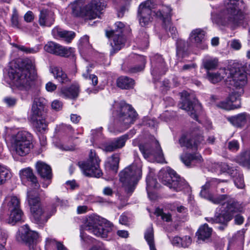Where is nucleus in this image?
Returning a JSON list of instances; mask_svg holds the SVG:
<instances>
[{"mask_svg":"<svg viewBox=\"0 0 250 250\" xmlns=\"http://www.w3.org/2000/svg\"><path fill=\"white\" fill-rule=\"evenodd\" d=\"M223 6L218 15H211L213 21L217 24L235 25L249 15L248 7L242 0H224Z\"/></svg>","mask_w":250,"mask_h":250,"instance_id":"obj_1","label":"nucleus"},{"mask_svg":"<svg viewBox=\"0 0 250 250\" xmlns=\"http://www.w3.org/2000/svg\"><path fill=\"white\" fill-rule=\"evenodd\" d=\"M8 76L14 86L18 90L29 91L34 86L36 78L34 61L24 59L21 66L9 70Z\"/></svg>","mask_w":250,"mask_h":250,"instance_id":"obj_2","label":"nucleus"},{"mask_svg":"<svg viewBox=\"0 0 250 250\" xmlns=\"http://www.w3.org/2000/svg\"><path fill=\"white\" fill-rule=\"evenodd\" d=\"M32 147V136L28 132L20 131L12 136L10 150L13 154L20 156H26Z\"/></svg>","mask_w":250,"mask_h":250,"instance_id":"obj_3","label":"nucleus"},{"mask_svg":"<svg viewBox=\"0 0 250 250\" xmlns=\"http://www.w3.org/2000/svg\"><path fill=\"white\" fill-rule=\"evenodd\" d=\"M142 176V166L133 163L119 173L120 181L127 193H132Z\"/></svg>","mask_w":250,"mask_h":250,"instance_id":"obj_4","label":"nucleus"},{"mask_svg":"<svg viewBox=\"0 0 250 250\" xmlns=\"http://www.w3.org/2000/svg\"><path fill=\"white\" fill-rule=\"evenodd\" d=\"M27 200L30 207L32 221L39 226H42L47 221L49 216L45 214L36 190L27 191Z\"/></svg>","mask_w":250,"mask_h":250,"instance_id":"obj_5","label":"nucleus"},{"mask_svg":"<svg viewBox=\"0 0 250 250\" xmlns=\"http://www.w3.org/2000/svg\"><path fill=\"white\" fill-rule=\"evenodd\" d=\"M207 78L212 83H217L223 79H229L231 84L236 88H241L247 83L246 75L240 72L232 75L229 69H220L217 72H207Z\"/></svg>","mask_w":250,"mask_h":250,"instance_id":"obj_6","label":"nucleus"},{"mask_svg":"<svg viewBox=\"0 0 250 250\" xmlns=\"http://www.w3.org/2000/svg\"><path fill=\"white\" fill-rule=\"evenodd\" d=\"M82 228L102 238H106L112 229L111 224L98 216H91L87 218Z\"/></svg>","mask_w":250,"mask_h":250,"instance_id":"obj_7","label":"nucleus"},{"mask_svg":"<svg viewBox=\"0 0 250 250\" xmlns=\"http://www.w3.org/2000/svg\"><path fill=\"white\" fill-rule=\"evenodd\" d=\"M159 180L174 191H179L187 187V184L177 174L169 167L161 169L159 173Z\"/></svg>","mask_w":250,"mask_h":250,"instance_id":"obj_8","label":"nucleus"},{"mask_svg":"<svg viewBox=\"0 0 250 250\" xmlns=\"http://www.w3.org/2000/svg\"><path fill=\"white\" fill-rule=\"evenodd\" d=\"M100 163V160L95 152L91 150L87 161L79 162L78 165L85 176L99 178L103 174Z\"/></svg>","mask_w":250,"mask_h":250,"instance_id":"obj_9","label":"nucleus"},{"mask_svg":"<svg viewBox=\"0 0 250 250\" xmlns=\"http://www.w3.org/2000/svg\"><path fill=\"white\" fill-rule=\"evenodd\" d=\"M137 113L129 104L122 103L117 115V120L124 129L128 128L134 124L137 118Z\"/></svg>","mask_w":250,"mask_h":250,"instance_id":"obj_10","label":"nucleus"},{"mask_svg":"<svg viewBox=\"0 0 250 250\" xmlns=\"http://www.w3.org/2000/svg\"><path fill=\"white\" fill-rule=\"evenodd\" d=\"M139 147L145 159L148 160L155 159L159 163H163L165 161L162 150L158 141H156L152 144H141Z\"/></svg>","mask_w":250,"mask_h":250,"instance_id":"obj_11","label":"nucleus"},{"mask_svg":"<svg viewBox=\"0 0 250 250\" xmlns=\"http://www.w3.org/2000/svg\"><path fill=\"white\" fill-rule=\"evenodd\" d=\"M221 182L220 180L216 178H212L208 181L202 187L200 195L214 204H222L228 197L227 194L220 195L217 197H214L208 191L209 189L210 188H219Z\"/></svg>","mask_w":250,"mask_h":250,"instance_id":"obj_12","label":"nucleus"},{"mask_svg":"<svg viewBox=\"0 0 250 250\" xmlns=\"http://www.w3.org/2000/svg\"><path fill=\"white\" fill-rule=\"evenodd\" d=\"M38 237L37 232L31 230L28 226L25 225L19 230L17 239L18 241L25 242L28 245L29 250H41L40 248L36 244Z\"/></svg>","mask_w":250,"mask_h":250,"instance_id":"obj_13","label":"nucleus"},{"mask_svg":"<svg viewBox=\"0 0 250 250\" xmlns=\"http://www.w3.org/2000/svg\"><path fill=\"white\" fill-rule=\"evenodd\" d=\"M181 102L179 104V108L188 112L191 118L198 121V115L202 110L200 104L191 103L189 101V94L187 91H183L181 94Z\"/></svg>","mask_w":250,"mask_h":250,"instance_id":"obj_14","label":"nucleus"},{"mask_svg":"<svg viewBox=\"0 0 250 250\" xmlns=\"http://www.w3.org/2000/svg\"><path fill=\"white\" fill-rule=\"evenodd\" d=\"M154 5L152 0H147L142 2L139 7L138 17L140 24L146 26L152 21L153 16L155 15L152 11Z\"/></svg>","mask_w":250,"mask_h":250,"instance_id":"obj_15","label":"nucleus"},{"mask_svg":"<svg viewBox=\"0 0 250 250\" xmlns=\"http://www.w3.org/2000/svg\"><path fill=\"white\" fill-rule=\"evenodd\" d=\"M44 50L50 54L62 57H73L75 49L71 47H65L54 42H48L44 46Z\"/></svg>","mask_w":250,"mask_h":250,"instance_id":"obj_16","label":"nucleus"},{"mask_svg":"<svg viewBox=\"0 0 250 250\" xmlns=\"http://www.w3.org/2000/svg\"><path fill=\"white\" fill-rule=\"evenodd\" d=\"M181 146H185L192 150H197L201 145L205 142L203 136L200 134L193 139H189L186 136H182L179 140Z\"/></svg>","mask_w":250,"mask_h":250,"instance_id":"obj_17","label":"nucleus"},{"mask_svg":"<svg viewBox=\"0 0 250 250\" xmlns=\"http://www.w3.org/2000/svg\"><path fill=\"white\" fill-rule=\"evenodd\" d=\"M152 69L151 74L153 76L163 75L165 73L166 69L164 59L160 55L156 54L151 59Z\"/></svg>","mask_w":250,"mask_h":250,"instance_id":"obj_18","label":"nucleus"},{"mask_svg":"<svg viewBox=\"0 0 250 250\" xmlns=\"http://www.w3.org/2000/svg\"><path fill=\"white\" fill-rule=\"evenodd\" d=\"M72 14L76 17H81L84 18L86 20H92V18L95 15L93 12H90L89 7L85 5L83 7H82L80 2L74 3L71 5Z\"/></svg>","mask_w":250,"mask_h":250,"instance_id":"obj_19","label":"nucleus"},{"mask_svg":"<svg viewBox=\"0 0 250 250\" xmlns=\"http://www.w3.org/2000/svg\"><path fill=\"white\" fill-rule=\"evenodd\" d=\"M205 36L204 31L201 29H196L191 32L189 39L197 47L205 49L207 48V45L205 43Z\"/></svg>","mask_w":250,"mask_h":250,"instance_id":"obj_20","label":"nucleus"},{"mask_svg":"<svg viewBox=\"0 0 250 250\" xmlns=\"http://www.w3.org/2000/svg\"><path fill=\"white\" fill-rule=\"evenodd\" d=\"M106 36L108 38H112L113 41L111 42L112 49L114 51L120 50L125 45V39L119 33H116L114 30L106 32Z\"/></svg>","mask_w":250,"mask_h":250,"instance_id":"obj_21","label":"nucleus"},{"mask_svg":"<svg viewBox=\"0 0 250 250\" xmlns=\"http://www.w3.org/2000/svg\"><path fill=\"white\" fill-rule=\"evenodd\" d=\"M80 92V85L75 83L70 87H62L60 89L59 95L64 98L75 99L77 98Z\"/></svg>","mask_w":250,"mask_h":250,"instance_id":"obj_22","label":"nucleus"},{"mask_svg":"<svg viewBox=\"0 0 250 250\" xmlns=\"http://www.w3.org/2000/svg\"><path fill=\"white\" fill-rule=\"evenodd\" d=\"M86 5L89 7V12L94 13L95 15L92 19H94L99 17L101 11L106 7V2L105 0H91Z\"/></svg>","mask_w":250,"mask_h":250,"instance_id":"obj_23","label":"nucleus"},{"mask_svg":"<svg viewBox=\"0 0 250 250\" xmlns=\"http://www.w3.org/2000/svg\"><path fill=\"white\" fill-rule=\"evenodd\" d=\"M227 119L233 126L242 128L250 120V117L249 114L244 112L229 117Z\"/></svg>","mask_w":250,"mask_h":250,"instance_id":"obj_24","label":"nucleus"},{"mask_svg":"<svg viewBox=\"0 0 250 250\" xmlns=\"http://www.w3.org/2000/svg\"><path fill=\"white\" fill-rule=\"evenodd\" d=\"M182 162L187 167H193L202 161L201 156L198 153H185L180 156Z\"/></svg>","mask_w":250,"mask_h":250,"instance_id":"obj_25","label":"nucleus"},{"mask_svg":"<svg viewBox=\"0 0 250 250\" xmlns=\"http://www.w3.org/2000/svg\"><path fill=\"white\" fill-rule=\"evenodd\" d=\"M52 34L55 38H61L67 42H70L75 37V33L63 30L58 27L52 29Z\"/></svg>","mask_w":250,"mask_h":250,"instance_id":"obj_26","label":"nucleus"},{"mask_svg":"<svg viewBox=\"0 0 250 250\" xmlns=\"http://www.w3.org/2000/svg\"><path fill=\"white\" fill-rule=\"evenodd\" d=\"M2 208L8 211L21 208L20 198L15 195L6 197L3 203Z\"/></svg>","mask_w":250,"mask_h":250,"instance_id":"obj_27","label":"nucleus"},{"mask_svg":"<svg viewBox=\"0 0 250 250\" xmlns=\"http://www.w3.org/2000/svg\"><path fill=\"white\" fill-rule=\"evenodd\" d=\"M171 12L170 7L163 5L160 6L157 11L154 12V14L157 18L162 20L164 24H166L167 23L169 24L171 21Z\"/></svg>","mask_w":250,"mask_h":250,"instance_id":"obj_28","label":"nucleus"},{"mask_svg":"<svg viewBox=\"0 0 250 250\" xmlns=\"http://www.w3.org/2000/svg\"><path fill=\"white\" fill-rule=\"evenodd\" d=\"M225 200H227L225 212L228 214L231 215L232 218L235 213L241 211L242 208L241 205L234 199L230 198L228 195V197Z\"/></svg>","mask_w":250,"mask_h":250,"instance_id":"obj_29","label":"nucleus"},{"mask_svg":"<svg viewBox=\"0 0 250 250\" xmlns=\"http://www.w3.org/2000/svg\"><path fill=\"white\" fill-rule=\"evenodd\" d=\"M53 13L47 10H42L40 12L39 23L42 26H50L54 22Z\"/></svg>","mask_w":250,"mask_h":250,"instance_id":"obj_30","label":"nucleus"},{"mask_svg":"<svg viewBox=\"0 0 250 250\" xmlns=\"http://www.w3.org/2000/svg\"><path fill=\"white\" fill-rule=\"evenodd\" d=\"M20 177L22 180L27 179L31 182L32 186L37 189L39 185L36 177L34 176L32 170L30 168H26L20 171Z\"/></svg>","mask_w":250,"mask_h":250,"instance_id":"obj_31","label":"nucleus"},{"mask_svg":"<svg viewBox=\"0 0 250 250\" xmlns=\"http://www.w3.org/2000/svg\"><path fill=\"white\" fill-rule=\"evenodd\" d=\"M36 168L38 173L43 179L50 180L52 178L51 169L49 166L43 162H38Z\"/></svg>","mask_w":250,"mask_h":250,"instance_id":"obj_32","label":"nucleus"},{"mask_svg":"<svg viewBox=\"0 0 250 250\" xmlns=\"http://www.w3.org/2000/svg\"><path fill=\"white\" fill-rule=\"evenodd\" d=\"M119 161V155L118 154H114L111 156L107 158L105 162V167L106 168H108L114 172H117L118 169Z\"/></svg>","mask_w":250,"mask_h":250,"instance_id":"obj_33","label":"nucleus"},{"mask_svg":"<svg viewBox=\"0 0 250 250\" xmlns=\"http://www.w3.org/2000/svg\"><path fill=\"white\" fill-rule=\"evenodd\" d=\"M8 211L9 212V214L8 223L14 225L15 223L23 220L24 215L21 208Z\"/></svg>","mask_w":250,"mask_h":250,"instance_id":"obj_34","label":"nucleus"},{"mask_svg":"<svg viewBox=\"0 0 250 250\" xmlns=\"http://www.w3.org/2000/svg\"><path fill=\"white\" fill-rule=\"evenodd\" d=\"M212 231V229L208 227L207 224L201 226L196 233L198 240L205 241L208 239L211 235Z\"/></svg>","mask_w":250,"mask_h":250,"instance_id":"obj_35","label":"nucleus"},{"mask_svg":"<svg viewBox=\"0 0 250 250\" xmlns=\"http://www.w3.org/2000/svg\"><path fill=\"white\" fill-rule=\"evenodd\" d=\"M134 81L126 76H121L117 80V86L121 89H130L133 87Z\"/></svg>","mask_w":250,"mask_h":250,"instance_id":"obj_36","label":"nucleus"},{"mask_svg":"<svg viewBox=\"0 0 250 250\" xmlns=\"http://www.w3.org/2000/svg\"><path fill=\"white\" fill-rule=\"evenodd\" d=\"M51 73L59 82L62 83L69 82L67 75L62 71V69L58 67H54L50 70Z\"/></svg>","mask_w":250,"mask_h":250,"instance_id":"obj_37","label":"nucleus"},{"mask_svg":"<svg viewBox=\"0 0 250 250\" xmlns=\"http://www.w3.org/2000/svg\"><path fill=\"white\" fill-rule=\"evenodd\" d=\"M237 161L240 165L247 167H250V150L242 153L237 158Z\"/></svg>","mask_w":250,"mask_h":250,"instance_id":"obj_38","label":"nucleus"},{"mask_svg":"<svg viewBox=\"0 0 250 250\" xmlns=\"http://www.w3.org/2000/svg\"><path fill=\"white\" fill-rule=\"evenodd\" d=\"M203 64L204 68L208 71L216 69L218 65V60L215 58H206L204 60Z\"/></svg>","mask_w":250,"mask_h":250,"instance_id":"obj_39","label":"nucleus"},{"mask_svg":"<svg viewBox=\"0 0 250 250\" xmlns=\"http://www.w3.org/2000/svg\"><path fill=\"white\" fill-rule=\"evenodd\" d=\"M145 239L149 245V249L155 247L154 231L152 226L149 227L146 230L144 234Z\"/></svg>","mask_w":250,"mask_h":250,"instance_id":"obj_40","label":"nucleus"},{"mask_svg":"<svg viewBox=\"0 0 250 250\" xmlns=\"http://www.w3.org/2000/svg\"><path fill=\"white\" fill-rule=\"evenodd\" d=\"M42 113V109L38 108V107H35L34 106H32L31 113L28 119L31 123L37 121V120L43 118Z\"/></svg>","mask_w":250,"mask_h":250,"instance_id":"obj_41","label":"nucleus"},{"mask_svg":"<svg viewBox=\"0 0 250 250\" xmlns=\"http://www.w3.org/2000/svg\"><path fill=\"white\" fill-rule=\"evenodd\" d=\"M11 177V173L8 169L0 164V185L4 183Z\"/></svg>","mask_w":250,"mask_h":250,"instance_id":"obj_42","label":"nucleus"},{"mask_svg":"<svg viewBox=\"0 0 250 250\" xmlns=\"http://www.w3.org/2000/svg\"><path fill=\"white\" fill-rule=\"evenodd\" d=\"M243 92V89H240L239 92H234L229 95V97L227 99L229 102L230 104H239V107H240L241 103L240 100V97L241 93Z\"/></svg>","mask_w":250,"mask_h":250,"instance_id":"obj_43","label":"nucleus"},{"mask_svg":"<svg viewBox=\"0 0 250 250\" xmlns=\"http://www.w3.org/2000/svg\"><path fill=\"white\" fill-rule=\"evenodd\" d=\"M129 139L128 135L127 134H124L119 137H118L112 141L115 145V146L117 149H120L125 146L126 141Z\"/></svg>","mask_w":250,"mask_h":250,"instance_id":"obj_44","label":"nucleus"},{"mask_svg":"<svg viewBox=\"0 0 250 250\" xmlns=\"http://www.w3.org/2000/svg\"><path fill=\"white\" fill-rule=\"evenodd\" d=\"M216 223L224 226H227L228 223L232 219L231 215L228 214L226 212L220 213L218 216H216Z\"/></svg>","mask_w":250,"mask_h":250,"instance_id":"obj_45","label":"nucleus"},{"mask_svg":"<svg viewBox=\"0 0 250 250\" xmlns=\"http://www.w3.org/2000/svg\"><path fill=\"white\" fill-rule=\"evenodd\" d=\"M216 106L220 108H222L227 110H233L239 108V104H230L228 99L225 101L220 102L216 104Z\"/></svg>","mask_w":250,"mask_h":250,"instance_id":"obj_46","label":"nucleus"},{"mask_svg":"<svg viewBox=\"0 0 250 250\" xmlns=\"http://www.w3.org/2000/svg\"><path fill=\"white\" fill-rule=\"evenodd\" d=\"M32 123L39 132L44 131L47 128V125L43 118Z\"/></svg>","mask_w":250,"mask_h":250,"instance_id":"obj_47","label":"nucleus"},{"mask_svg":"<svg viewBox=\"0 0 250 250\" xmlns=\"http://www.w3.org/2000/svg\"><path fill=\"white\" fill-rule=\"evenodd\" d=\"M136 57L138 60L141 62V64L138 66L130 68L129 71L131 73H136L142 71L144 68L146 63V59L145 57L140 55H137Z\"/></svg>","mask_w":250,"mask_h":250,"instance_id":"obj_48","label":"nucleus"},{"mask_svg":"<svg viewBox=\"0 0 250 250\" xmlns=\"http://www.w3.org/2000/svg\"><path fill=\"white\" fill-rule=\"evenodd\" d=\"M155 214L158 216H161V219L166 222H170L172 220V217L170 213L164 212L163 210L157 208L155 211Z\"/></svg>","mask_w":250,"mask_h":250,"instance_id":"obj_49","label":"nucleus"},{"mask_svg":"<svg viewBox=\"0 0 250 250\" xmlns=\"http://www.w3.org/2000/svg\"><path fill=\"white\" fill-rule=\"evenodd\" d=\"M45 105V100L38 95L34 97L33 103L32 106H34L35 107H38V108L42 110Z\"/></svg>","mask_w":250,"mask_h":250,"instance_id":"obj_50","label":"nucleus"},{"mask_svg":"<svg viewBox=\"0 0 250 250\" xmlns=\"http://www.w3.org/2000/svg\"><path fill=\"white\" fill-rule=\"evenodd\" d=\"M91 70L89 69V68H87L85 72L83 73V77L85 79H88L91 81L92 82V84L93 86H95L98 83V78L97 77L94 75V74H90Z\"/></svg>","mask_w":250,"mask_h":250,"instance_id":"obj_51","label":"nucleus"},{"mask_svg":"<svg viewBox=\"0 0 250 250\" xmlns=\"http://www.w3.org/2000/svg\"><path fill=\"white\" fill-rule=\"evenodd\" d=\"M45 245L46 246L56 245L58 250H67L62 243L57 242L54 239L52 238H46Z\"/></svg>","mask_w":250,"mask_h":250,"instance_id":"obj_52","label":"nucleus"},{"mask_svg":"<svg viewBox=\"0 0 250 250\" xmlns=\"http://www.w3.org/2000/svg\"><path fill=\"white\" fill-rule=\"evenodd\" d=\"M146 189L148 193L149 191L152 188H158V183L157 182L156 180L153 178L148 176L146 178Z\"/></svg>","mask_w":250,"mask_h":250,"instance_id":"obj_53","label":"nucleus"},{"mask_svg":"<svg viewBox=\"0 0 250 250\" xmlns=\"http://www.w3.org/2000/svg\"><path fill=\"white\" fill-rule=\"evenodd\" d=\"M90 45L89 42V37L87 35H84L80 40V47L82 49L90 48Z\"/></svg>","mask_w":250,"mask_h":250,"instance_id":"obj_54","label":"nucleus"},{"mask_svg":"<svg viewBox=\"0 0 250 250\" xmlns=\"http://www.w3.org/2000/svg\"><path fill=\"white\" fill-rule=\"evenodd\" d=\"M177 53L180 55L184 52L186 46V42L182 39H179L177 41Z\"/></svg>","mask_w":250,"mask_h":250,"instance_id":"obj_55","label":"nucleus"},{"mask_svg":"<svg viewBox=\"0 0 250 250\" xmlns=\"http://www.w3.org/2000/svg\"><path fill=\"white\" fill-rule=\"evenodd\" d=\"M234 184L238 188L242 189L245 187V184L242 175L238 174V177L234 180Z\"/></svg>","mask_w":250,"mask_h":250,"instance_id":"obj_56","label":"nucleus"},{"mask_svg":"<svg viewBox=\"0 0 250 250\" xmlns=\"http://www.w3.org/2000/svg\"><path fill=\"white\" fill-rule=\"evenodd\" d=\"M228 147L231 151H237L239 148V144L237 141L232 140L228 143Z\"/></svg>","mask_w":250,"mask_h":250,"instance_id":"obj_57","label":"nucleus"},{"mask_svg":"<svg viewBox=\"0 0 250 250\" xmlns=\"http://www.w3.org/2000/svg\"><path fill=\"white\" fill-rule=\"evenodd\" d=\"M103 149L106 152H112L117 149L112 141L103 145Z\"/></svg>","mask_w":250,"mask_h":250,"instance_id":"obj_58","label":"nucleus"},{"mask_svg":"<svg viewBox=\"0 0 250 250\" xmlns=\"http://www.w3.org/2000/svg\"><path fill=\"white\" fill-rule=\"evenodd\" d=\"M181 245L180 247L186 248L188 247L191 243V239L189 236H185L181 237Z\"/></svg>","mask_w":250,"mask_h":250,"instance_id":"obj_59","label":"nucleus"},{"mask_svg":"<svg viewBox=\"0 0 250 250\" xmlns=\"http://www.w3.org/2000/svg\"><path fill=\"white\" fill-rule=\"evenodd\" d=\"M3 101L8 106H14L17 101V100L13 97H7L3 99Z\"/></svg>","mask_w":250,"mask_h":250,"instance_id":"obj_60","label":"nucleus"},{"mask_svg":"<svg viewBox=\"0 0 250 250\" xmlns=\"http://www.w3.org/2000/svg\"><path fill=\"white\" fill-rule=\"evenodd\" d=\"M62 104L59 100H56L53 101L51 104L52 109L56 111H59L62 108Z\"/></svg>","mask_w":250,"mask_h":250,"instance_id":"obj_61","label":"nucleus"},{"mask_svg":"<svg viewBox=\"0 0 250 250\" xmlns=\"http://www.w3.org/2000/svg\"><path fill=\"white\" fill-rule=\"evenodd\" d=\"M164 25L166 30H167V29L169 28V31L171 33L172 38H173L175 37L176 35L177 30L175 27L172 26L171 24V21H170V24H168L167 23L166 24Z\"/></svg>","mask_w":250,"mask_h":250,"instance_id":"obj_62","label":"nucleus"},{"mask_svg":"<svg viewBox=\"0 0 250 250\" xmlns=\"http://www.w3.org/2000/svg\"><path fill=\"white\" fill-rule=\"evenodd\" d=\"M57 88V85L51 82H48L45 85L46 90L50 92L55 91Z\"/></svg>","mask_w":250,"mask_h":250,"instance_id":"obj_63","label":"nucleus"},{"mask_svg":"<svg viewBox=\"0 0 250 250\" xmlns=\"http://www.w3.org/2000/svg\"><path fill=\"white\" fill-rule=\"evenodd\" d=\"M230 46L235 50H239L241 47V44L238 40H233L231 42Z\"/></svg>","mask_w":250,"mask_h":250,"instance_id":"obj_64","label":"nucleus"}]
</instances>
